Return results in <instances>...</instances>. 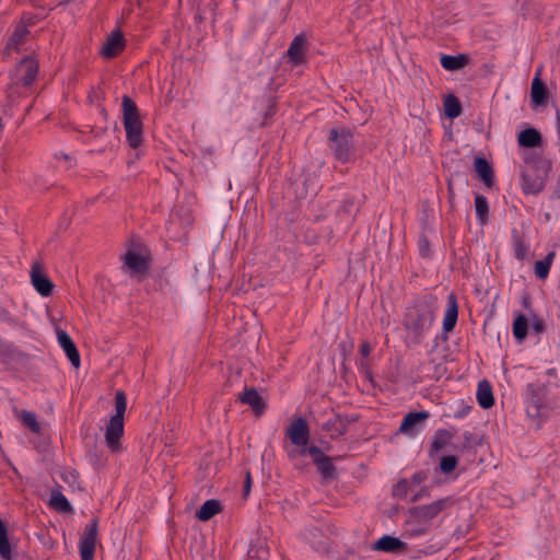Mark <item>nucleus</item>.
<instances>
[{
  "mask_svg": "<svg viewBox=\"0 0 560 560\" xmlns=\"http://www.w3.org/2000/svg\"><path fill=\"white\" fill-rule=\"evenodd\" d=\"M341 421V413H335L324 424L323 430L330 432L331 438H337L346 434V429Z\"/></svg>",
  "mask_w": 560,
  "mask_h": 560,
  "instance_id": "32",
  "label": "nucleus"
},
{
  "mask_svg": "<svg viewBox=\"0 0 560 560\" xmlns=\"http://www.w3.org/2000/svg\"><path fill=\"white\" fill-rule=\"evenodd\" d=\"M0 320L3 323H7L10 326H13L16 324V320L13 318V316L10 314V312L1 306H0Z\"/></svg>",
  "mask_w": 560,
  "mask_h": 560,
  "instance_id": "46",
  "label": "nucleus"
},
{
  "mask_svg": "<svg viewBox=\"0 0 560 560\" xmlns=\"http://www.w3.org/2000/svg\"><path fill=\"white\" fill-rule=\"evenodd\" d=\"M306 37L303 34L296 35L291 42L287 56L293 66L302 65L306 56Z\"/></svg>",
  "mask_w": 560,
  "mask_h": 560,
  "instance_id": "16",
  "label": "nucleus"
},
{
  "mask_svg": "<svg viewBox=\"0 0 560 560\" xmlns=\"http://www.w3.org/2000/svg\"><path fill=\"white\" fill-rule=\"evenodd\" d=\"M38 68L37 60L28 56L24 57L16 66L12 84H22L23 86L32 85L37 77Z\"/></svg>",
  "mask_w": 560,
  "mask_h": 560,
  "instance_id": "9",
  "label": "nucleus"
},
{
  "mask_svg": "<svg viewBox=\"0 0 560 560\" xmlns=\"http://www.w3.org/2000/svg\"><path fill=\"white\" fill-rule=\"evenodd\" d=\"M298 454L301 456L308 454L323 479L329 480L337 477V468L331 457L327 456L319 446L311 445L307 448H301Z\"/></svg>",
  "mask_w": 560,
  "mask_h": 560,
  "instance_id": "7",
  "label": "nucleus"
},
{
  "mask_svg": "<svg viewBox=\"0 0 560 560\" xmlns=\"http://www.w3.org/2000/svg\"><path fill=\"white\" fill-rule=\"evenodd\" d=\"M427 369L429 371L428 376L435 381H439L446 373L445 364L439 363L433 359L428 362Z\"/></svg>",
  "mask_w": 560,
  "mask_h": 560,
  "instance_id": "38",
  "label": "nucleus"
},
{
  "mask_svg": "<svg viewBox=\"0 0 560 560\" xmlns=\"http://www.w3.org/2000/svg\"><path fill=\"white\" fill-rule=\"evenodd\" d=\"M285 436L290 439L291 443L307 448L306 445L310 441V427L303 417L294 419L285 429Z\"/></svg>",
  "mask_w": 560,
  "mask_h": 560,
  "instance_id": "10",
  "label": "nucleus"
},
{
  "mask_svg": "<svg viewBox=\"0 0 560 560\" xmlns=\"http://www.w3.org/2000/svg\"><path fill=\"white\" fill-rule=\"evenodd\" d=\"M121 106L126 140L132 149H137L143 141V124L139 116L138 106L128 95L122 96Z\"/></svg>",
  "mask_w": 560,
  "mask_h": 560,
  "instance_id": "4",
  "label": "nucleus"
},
{
  "mask_svg": "<svg viewBox=\"0 0 560 560\" xmlns=\"http://www.w3.org/2000/svg\"><path fill=\"white\" fill-rule=\"evenodd\" d=\"M98 533V518L93 517L86 524L84 532L80 538L79 550L81 560H94L96 541Z\"/></svg>",
  "mask_w": 560,
  "mask_h": 560,
  "instance_id": "8",
  "label": "nucleus"
},
{
  "mask_svg": "<svg viewBox=\"0 0 560 560\" xmlns=\"http://www.w3.org/2000/svg\"><path fill=\"white\" fill-rule=\"evenodd\" d=\"M475 171L478 177L488 187H491L494 183V173L491 164L486 158L477 156L474 161Z\"/></svg>",
  "mask_w": 560,
  "mask_h": 560,
  "instance_id": "22",
  "label": "nucleus"
},
{
  "mask_svg": "<svg viewBox=\"0 0 560 560\" xmlns=\"http://www.w3.org/2000/svg\"><path fill=\"white\" fill-rule=\"evenodd\" d=\"M441 547H442L441 544H431V545L427 546L424 549H422L421 551L425 555H433L434 552L440 550Z\"/></svg>",
  "mask_w": 560,
  "mask_h": 560,
  "instance_id": "51",
  "label": "nucleus"
},
{
  "mask_svg": "<svg viewBox=\"0 0 560 560\" xmlns=\"http://www.w3.org/2000/svg\"><path fill=\"white\" fill-rule=\"evenodd\" d=\"M221 511V503L218 500L209 499L207 500L200 509L197 511V517L202 521H209L215 514Z\"/></svg>",
  "mask_w": 560,
  "mask_h": 560,
  "instance_id": "28",
  "label": "nucleus"
},
{
  "mask_svg": "<svg viewBox=\"0 0 560 560\" xmlns=\"http://www.w3.org/2000/svg\"><path fill=\"white\" fill-rule=\"evenodd\" d=\"M238 399L242 404L248 405L258 416L264 413L266 410L265 400L254 387H246L238 396Z\"/></svg>",
  "mask_w": 560,
  "mask_h": 560,
  "instance_id": "19",
  "label": "nucleus"
},
{
  "mask_svg": "<svg viewBox=\"0 0 560 560\" xmlns=\"http://www.w3.org/2000/svg\"><path fill=\"white\" fill-rule=\"evenodd\" d=\"M429 416L428 411H411L407 413L400 423L399 432L408 436H415L422 429V423Z\"/></svg>",
  "mask_w": 560,
  "mask_h": 560,
  "instance_id": "12",
  "label": "nucleus"
},
{
  "mask_svg": "<svg viewBox=\"0 0 560 560\" xmlns=\"http://www.w3.org/2000/svg\"><path fill=\"white\" fill-rule=\"evenodd\" d=\"M31 279L33 287L42 296H49L52 293L55 285L46 276L39 262H33Z\"/></svg>",
  "mask_w": 560,
  "mask_h": 560,
  "instance_id": "11",
  "label": "nucleus"
},
{
  "mask_svg": "<svg viewBox=\"0 0 560 560\" xmlns=\"http://www.w3.org/2000/svg\"><path fill=\"white\" fill-rule=\"evenodd\" d=\"M512 245L515 258L523 261L527 257L528 247L523 235L516 229L512 231Z\"/></svg>",
  "mask_w": 560,
  "mask_h": 560,
  "instance_id": "31",
  "label": "nucleus"
},
{
  "mask_svg": "<svg viewBox=\"0 0 560 560\" xmlns=\"http://www.w3.org/2000/svg\"><path fill=\"white\" fill-rule=\"evenodd\" d=\"M555 256V252H549L544 259L535 262L534 270L538 279L544 280L548 277Z\"/></svg>",
  "mask_w": 560,
  "mask_h": 560,
  "instance_id": "33",
  "label": "nucleus"
},
{
  "mask_svg": "<svg viewBox=\"0 0 560 560\" xmlns=\"http://www.w3.org/2000/svg\"><path fill=\"white\" fill-rule=\"evenodd\" d=\"M552 409V404L547 397V388L544 385L528 384L526 387V412L530 418L547 417Z\"/></svg>",
  "mask_w": 560,
  "mask_h": 560,
  "instance_id": "6",
  "label": "nucleus"
},
{
  "mask_svg": "<svg viewBox=\"0 0 560 560\" xmlns=\"http://www.w3.org/2000/svg\"><path fill=\"white\" fill-rule=\"evenodd\" d=\"M50 503L59 512L69 513L72 511L70 502L61 492H52Z\"/></svg>",
  "mask_w": 560,
  "mask_h": 560,
  "instance_id": "37",
  "label": "nucleus"
},
{
  "mask_svg": "<svg viewBox=\"0 0 560 560\" xmlns=\"http://www.w3.org/2000/svg\"><path fill=\"white\" fill-rule=\"evenodd\" d=\"M22 422L25 427H27L33 433H38L40 431V425L36 419V415L32 411L23 410L22 411Z\"/></svg>",
  "mask_w": 560,
  "mask_h": 560,
  "instance_id": "39",
  "label": "nucleus"
},
{
  "mask_svg": "<svg viewBox=\"0 0 560 560\" xmlns=\"http://www.w3.org/2000/svg\"><path fill=\"white\" fill-rule=\"evenodd\" d=\"M360 366H361V369H365V363H364V361H361V362H360Z\"/></svg>",
  "mask_w": 560,
  "mask_h": 560,
  "instance_id": "60",
  "label": "nucleus"
},
{
  "mask_svg": "<svg viewBox=\"0 0 560 560\" xmlns=\"http://www.w3.org/2000/svg\"><path fill=\"white\" fill-rule=\"evenodd\" d=\"M532 327L536 334H541L546 329V325L542 318H539L537 316L534 317Z\"/></svg>",
  "mask_w": 560,
  "mask_h": 560,
  "instance_id": "47",
  "label": "nucleus"
},
{
  "mask_svg": "<svg viewBox=\"0 0 560 560\" xmlns=\"http://www.w3.org/2000/svg\"><path fill=\"white\" fill-rule=\"evenodd\" d=\"M360 353L366 358L371 353V346L368 341H363L360 346Z\"/></svg>",
  "mask_w": 560,
  "mask_h": 560,
  "instance_id": "53",
  "label": "nucleus"
},
{
  "mask_svg": "<svg viewBox=\"0 0 560 560\" xmlns=\"http://www.w3.org/2000/svg\"><path fill=\"white\" fill-rule=\"evenodd\" d=\"M0 557L3 560H12V547L8 538V529L0 518Z\"/></svg>",
  "mask_w": 560,
  "mask_h": 560,
  "instance_id": "34",
  "label": "nucleus"
},
{
  "mask_svg": "<svg viewBox=\"0 0 560 560\" xmlns=\"http://www.w3.org/2000/svg\"><path fill=\"white\" fill-rule=\"evenodd\" d=\"M462 450H471L476 444V436L474 433L466 431L463 434Z\"/></svg>",
  "mask_w": 560,
  "mask_h": 560,
  "instance_id": "43",
  "label": "nucleus"
},
{
  "mask_svg": "<svg viewBox=\"0 0 560 560\" xmlns=\"http://www.w3.org/2000/svg\"><path fill=\"white\" fill-rule=\"evenodd\" d=\"M462 104L455 95H448L444 101L445 115L451 118H457L462 114Z\"/></svg>",
  "mask_w": 560,
  "mask_h": 560,
  "instance_id": "36",
  "label": "nucleus"
},
{
  "mask_svg": "<svg viewBox=\"0 0 560 560\" xmlns=\"http://www.w3.org/2000/svg\"><path fill=\"white\" fill-rule=\"evenodd\" d=\"M137 2H138V5H141V2H140V0H137Z\"/></svg>",
  "mask_w": 560,
  "mask_h": 560,
  "instance_id": "61",
  "label": "nucleus"
},
{
  "mask_svg": "<svg viewBox=\"0 0 560 560\" xmlns=\"http://www.w3.org/2000/svg\"><path fill=\"white\" fill-rule=\"evenodd\" d=\"M466 415H467V410H465V409H464V410H459V411H457V412L455 413V417H456V418H463V417H465Z\"/></svg>",
  "mask_w": 560,
  "mask_h": 560,
  "instance_id": "55",
  "label": "nucleus"
},
{
  "mask_svg": "<svg viewBox=\"0 0 560 560\" xmlns=\"http://www.w3.org/2000/svg\"><path fill=\"white\" fill-rule=\"evenodd\" d=\"M423 495H424V490L421 489L419 492H417L412 495L411 501L416 502V501L420 500Z\"/></svg>",
  "mask_w": 560,
  "mask_h": 560,
  "instance_id": "54",
  "label": "nucleus"
},
{
  "mask_svg": "<svg viewBox=\"0 0 560 560\" xmlns=\"http://www.w3.org/2000/svg\"><path fill=\"white\" fill-rule=\"evenodd\" d=\"M125 48V37L122 33L117 30L114 31L106 39L101 54L105 58L117 57Z\"/></svg>",
  "mask_w": 560,
  "mask_h": 560,
  "instance_id": "15",
  "label": "nucleus"
},
{
  "mask_svg": "<svg viewBox=\"0 0 560 560\" xmlns=\"http://www.w3.org/2000/svg\"><path fill=\"white\" fill-rule=\"evenodd\" d=\"M250 487H252V475H250V471L247 470L246 475H245V480H244V489H243L244 497H247L249 494Z\"/></svg>",
  "mask_w": 560,
  "mask_h": 560,
  "instance_id": "49",
  "label": "nucleus"
},
{
  "mask_svg": "<svg viewBox=\"0 0 560 560\" xmlns=\"http://www.w3.org/2000/svg\"><path fill=\"white\" fill-rule=\"evenodd\" d=\"M32 109V105H30L26 109H25V113L28 114Z\"/></svg>",
  "mask_w": 560,
  "mask_h": 560,
  "instance_id": "59",
  "label": "nucleus"
},
{
  "mask_svg": "<svg viewBox=\"0 0 560 560\" xmlns=\"http://www.w3.org/2000/svg\"><path fill=\"white\" fill-rule=\"evenodd\" d=\"M358 420L357 416L350 417L348 415H341V423L343 424L346 431L348 430V425Z\"/></svg>",
  "mask_w": 560,
  "mask_h": 560,
  "instance_id": "52",
  "label": "nucleus"
},
{
  "mask_svg": "<svg viewBox=\"0 0 560 560\" xmlns=\"http://www.w3.org/2000/svg\"><path fill=\"white\" fill-rule=\"evenodd\" d=\"M374 549L384 552L404 553L408 550V545L397 537L384 535L374 544Z\"/></svg>",
  "mask_w": 560,
  "mask_h": 560,
  "instance_id": "18",
  "label": "nucleus"
},
{
  "mask_svg": "<svg viewBox=\"0 0 560 560\" xmlns=\"http://www.w3.org/2000/svg\"><path fill=\"white\" fill-rule=\"evenodd\" d=\"M288 455H289L290 458H294L295 457V453L294 452H289Z\"/></svg>",
  "mask_w": 560,
  "mask_h": 560,
  "instance_id": "58",
  "label": "nucleus"
},
{
  "mask_svg": "<svg viewBox=\"0 0 560 560\" xmlns=\"http://www.w3.org/2000/svg\"><path fill=\"white\" fill-rule=\"evenodd\" d=\"M327 144L335 159L340 163H349L354 154V133L346 127L330 128L327 136Z\"/></svg>",
  "mask_w": 560,
  "mask_h": 560,
  "instance_id": "3",
  "label": "nucleus"
},
{
  "mask_svg": "<svg viewBox=\"0 0 560 560\" xmlns=\"http://www.w3.org/2000/svg\"><path fill=\"white\" fill-rule=\"evenodd\" d=\"M124 265L135 275H144L150 267L148 258L132 249L126 252Z\"/></svg>",
  "mask_w": 560,
  "mask_h": 560,
  "instance_id": "14",
  "label": "nucleus"
},
{
  "mask_svg": "<svg viewBox=\"0 0 560 560\" xmlns=\"http://www.w3.org/2000/svg\"><path fill=\"white\" fill-rule=\"evenodd\" d=\"M419 254L423 258L430 257V242L428 237L422 234L418 240Z\"/></svg>",
  "mask_w": 560,
  "mask_h": 560,
  "instance_id": "42",
  "label": "nucleus"
},
{
  "mask_svg": "<svg viewBox=\"0 0 560 560\" xmlns=\"http://www.w3.org/2000/svg\"><path fill=\"white\" fill-rule=\"evenodd\" d=\"M458 318V305L454 293L447 296V307L443 318V330L444 332L452 331L457 323Z\"/></svg>",
  "mask_w": 560,
  "mask_h": 560,
  "instance_id": "21",
  "label": "nucleus"
},
{
  "mask_svg": "<svg viewBox=\"0 0 560 560\" xmlns=\"http://www.w3.org/2000/svg\"><path fill=\"white\" fill-rule=\"evenodd\" d=\"M56 335H57V340H58V343L59 346L62 348V350L65 351L66 355L68 357L69 361L71 362V364L74 366V368H79L80 366V363H81V360H80V353L77 349V346L75 343L73 342L72 338L70 337V335L58 328L56 330Z\"/></svg>",
  "mask_w": 560,
  "mask_h": 560,
  "instance_id": "13",
  "label": "nucleus"
},
{
  "mask_svg": "<svg viewBox=\"0 0 560 560\" xmlns=\"http://www.w3.org/2000/svg\"><path fill=\"white\" fill-rule=\"evenodd\" d=\"M545 188V179L537 175L534 170H526L522 173V189L524 194L537 195Z\"/></svg>",
  "mask_w": 560,
  "mask_h": 560,
  "instance_id": "17",
  "label": "nucleus"
},
{
  "mask_svg": "<svg viewBox=\"0 0 560 560\" xmlns=\"http://www.w3.org/2000/svg\"><path fill=\"white\" fill-rule=\"evenodd\" d=\"M532 103L535 106L544 105L547 102L548 91L546 84L538 74L534 78L530 89Z\"/></svg>",
  "mask_w": 560,
  "mask_h": 560,
  "instance_id": "26",
  "label": "nucleus"
},
{
  "mask_svg": "<svg viewBox=\"0 0 560 560\" xmlns=\"http://www.w3.org/2000/svg\"><path fill=\"white\" fill-rule=\"evenodd\" d=\"M127 409V397L122 390L115 394V415L110 417L106 425L105 440L108 447L117 450L124 434V416Z\"/></svg>",
  "mask_w": 560,
  "mask_h": 560,
  "instance_id": "5",
  "label": "nucleus"
},
{
  "mask_svg": "<svg viewBox=\"0 0 560 560\" xmlns=\"http://www.w3.org/2000/svg\"><path fill=\"white\" fill-rule=\"evenodd\" d=\"M277 108V102L275 97H268L267 100V109L264 114V119L267 120L268 118L272 117L276 114ZM266 124V121H264Z\"/></svg>",
  "mask_w": 560,
  "mask_h": 560,
  "instance_id": "44",
  "label": "nucleus"
},
{
  "mask_svg": "<svg viewBox=\"0 0 560 560\" xmlns=\"http://www.w3.org/2000/svg\"><path fill=\"white\" fill-rule=\"evenodd\" d=\"M4 128V122H3V119L0 117V133L2 132Z\"/></svg>",
  "mask_w": 560,
  "mask_h": 560,
  "instance_id": "56",
  "label": "nucleus"
},
{
  "mask_svg": "<svg viewBox=\"0 0 560 560\" xmlns=\"http://www.w3.org/2000/svg\"><path fill=\"white\" fill-rule=\"evenodd\" d=\"M469 56L466 54L441 55V66L447 71H457L465 68L469 63Z\"/></svg>",
  "mask_w": 560,
  "mask_h": 560,
  "instance_id": "23",
  "label": "nucleus"
},
{
  "mask_svg": "<svg viewBox=\"0 0 560 560\" xmlns=\"http://www.w3.org/2000/svg\"><path fill=\"white\" fill-rule=\"evenodd\" d=\"M302 536L316 550H325L327 547L323 539L322 530L317 527L304 529Z\"/></svg>",
  "mask_w": 560,
  "mask_h": 560,
  "instance_id": "29",
  "label": "nucleus"
},
{
  "mask_svg": "<svg viewBox=\"0 0 560 560\" xmlns=\"http://www.w3.org/2000/svg\"><path fill=\"white\" fill-rule=\"evenodd\" d=\"M455 432H456L455 430L451 431V430H446V429L436 430L433 435V439H432L431 454L438 453L439 451L444 448L447 444H450V442L452 441V439L455 435Z\"/></svg>",
  "mask_w": 560,
  "mask_h": 560,
  "instance_id": "27",
  "label": "nucleus"
},
{
  "mask_svg": "<svg viewBox=\"0 0 560 560\" xmlns=\"http://www.w3.org/2000/svg\"><path fill=\"white\" fill-rule=\"evenodd\" d=\"M477 401L483 409H489L494 405L492 387L486 380L478 383Z\"/></svg>",
  "mask_w": 560,
  "mask_h": 560,
  "instance_id": "25",
  "label": "nucleus"
},
{
  "mask_svg": "<svg viewBox=\"0 0 560 560\" xmlns=\"http://www.w3.org/2000/svg\"><path fill=\"white\" fill-rule=\"evenodd\" d=\"M61 158H62V160H66V161H68L70 159L69 155L65 154V153L61 154Z\"/></svg>",
  "mask_w": 560,
  "mask_h": 560,
  "instance_id": "57",
  "label": "nucleus"
},
{
  "mask_svg": "<svg viewBox=\"0 0 560 560\" xmlns=\"http://www.w3.org/2000/svg\"><path fill=\"white\" fill-rule=\"evenodd\" d=\"M458 465V458L454 455L443 456L440 460V470L443 474H451Z\"/></svg>",
  "mask_w": 560,
  "mask_h": 560,
  "instance_id": "40",
  "label": "nucleus"
},
{
  "mask_svg": "<svg viewBox=\"0 0 560 560\" xmlns=\"http://www.w3.org/2000/svg\"><path fill=\"white\" fill-rule=\"evenodd\" d=\"M411 486L409 485L407 479L399 480L392 490V493L395 498L404 499L408 495Z\"/></svg>",
  "mask_w": 560,
  "mask_h": 560,
  "instance_id": "41",
  "label": "nucleus"
},
{
  "mask_svg": "<svg viewBox=\"0 0 560 560\" xmlns=\"http://www.w3.org/2000/svg\"><path fill=\"white\" fill-rule=\"evenodd\" d=\"M18 24H24L26 28L35 24V16L32 14H23Z\"/></svg>",
  "mask_w": 560,
  "mask_h": 560,
  "instance_id": "50",
  "label": "nucleus"
},
{
  "mask_svg": "<svg viewBox=\"0 0 560 560\" xmlns=\"http://www.w3.org/2000/svg\"><path fill=\"white\" fill-rule=\"evenodd\" d=\"M427 479H428V472L424 470H420V471H417L416 474H413V476L411 478V482L409 485L411 487L412 486L416 487V486H419L422 482H424Z\"/></svg>",
  "mask_w": 560,
  "mask_h": 560,
  "instance_id": "45",
  "label": "nucleus"
},
{
  "mask_svg": "<svg viewBox=\"0 0 560 560\" xmlns=\"http://www.w3.org/2000/svg\"><path fill=\"white\" fill-rule=\"evenodd\" d=\"M528 320L524 314H518L512 325V332L518 343H522L527 336Z\"/></svg>",
  "mask_w": 560,
  "mask_h": 560,
  "instance_id": "30",
  "label": "nucleus"
},
{
  "mask_svg": "<svg viewBox=\"0 0 560 560\" xmlns=\"http://www.w3.org/2000/svg\"><path fill=\"white\" fill-rule=\"evenodd\" d=\"M475 209L478 222L482 225L486 224L489 219V203L483 195L475 197Z\"/></svg>",
  "mask_w": 560,
  "mask_h": 560,
  "instance_id": "35",
  "label": "nucleus"
},
{
  "mask_svg": "<svg viewBox=\"0 0 560 560\" xmlns=\"http://www.w3.org/2000/svg\"><path fill=\"white\" fill-rule=\"evenodd\" d=\"M89 456H90V460L95 465L100 462V454L97 453V448H96V440L94 439L93 440V451L92 450H89Z\"/></svg>",
  "mask_w": 560,
  "mask_h": 560,
  "instance_id": "48",
  "label": "nucleus"
},
{
  "mask_svg": "<svg viewBox=\"0 0 560 560\" xmlns=\"http://www.w3.org/2000/svg\"><path fill=\"white\" fill-rule=\"evenodd\" d=\"M28 35L30 30L24 24H16L5 44L4 51L10 54L12 50H19L26 43Z\"/></svg>",
  "mask_w": 560,
  "mask_h": 560,
  "instance_id": "20",
  "label": "nucleus"
},
{
  "mask_svg": "<svg viewBox=\"0 0 560 560\" xmlns=\"http://www.w3.org/2000/svg\"><path fill=\"white\" fill-rule=\"evenodd\" d=\"M453 503L452 498H443L430 504L410 508L405 521V535L410 538L427 535L432 528V520L442 511L452 506Z\"/></svg>",
  "mask_w": 560,
  "mask_h": 560,
  "instance_id": "2",
  "label": "nucleus"
},
{
  "mask_svg": "<svg viewBox=\"0 0 560 560\" xmlns=\"http://www.w3.org/2000/svg\"><path fill=\"white\" fill-rule=\"evenodd\" d=\"M517 142L524 148H536L541 145L542 137L536 128H527L518 133Z\"/></svg>",
  "mask_w": 560,
  "mask_h": 560,
  "instance_id": "24",
  "label": "nucleus"
},
{
  "mask_svg": "<svg viewBox=\"0 0 560 560\" xmlns=\"http://www.w3.org/2000/svg\"><path fill=\"white\" fill-rule=\"evenodd\" d=\"M435 298L431 294L416 298L406 308L402 325L419 345L431 329L435 319Z\"/></svg>",
  "mask_w": 560,
  "mask_h": 560,
  "instance_id": "1",
  "label": "nucleus"
}]
</instances>
